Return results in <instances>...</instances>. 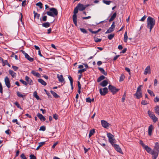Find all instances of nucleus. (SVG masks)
Here are the masks:
<instances>
[{
  "mask_svg": "<svg viewBox=\"0 0 159 159\" xmlns=\"http://www.w3.org/2000/svg\"><path fill=\"white\" fill-rule=\"evenodd\" d=\"M148 114L149 116L151 118H152V117L153 116L155 115L153 112H152L149 111H148Z\"/></svg>",
  "mask_w": 159,
  "mask_h": 159,
  "instance_id": "nucleus-36",
  "label": "nucleus"
},
{
  "mask_svg": "<svg viewBox=\"0 0 159 159\" xmlns=\"http://www.w3.org/2000/svg\"><path fill=\"white\" fill-rule=\"evenodd\" d=\"M128 39V37L127 36V32H125L124 36V42L126 43L127 42V40Z\"/></svg>",
  "mask_w": 159,
  "mask_h": 159,
  "instance_id": "nucleus-27",
  "label": "nucleus"
},
{
  "mask_svg": "<svg viewBox=\"0 0 159 159\" xmlns=\"http://www.w3.org/2000/svg\"><path fill=\"white\" fill-rule=\"evenodd\" d=\"M86 101L87 102H92V100L90 98H88L86 99Z\"/></svg>",
  "mask_w": 159,
  "mask_h": 159,
  "instance_id": "nucleus-55",
  "label": "nucleus"
},
{
  "mask_svg": "<svg viewBox=\"0 0 159 159\" xmlns=\"http://www.w3.org/2000/svg\"><path fill=\"white\" fill-rule=\"evenodd\" d=\"M34 14V18H37L38 20L39 19L40 17V14L36 12L35 11H34L33 12Z\"/></svg>",
  "mask_w": 159,
  "mask_h": 159,
  "instance_id": "nucleus-28",
  "label": "nucleus"
},
{
  "mask_svg": "<svg viewBox=\"0 0 159 159\" xmlns=\"http://www.w3.org/2000/svg\"><path fill=\"white\" fill-rule=\"evenodd\" d=\"M111 145L114 147L116 151L121 154H123L122 150L118 145L115 144L114 143Z\"/></svg>",
  "mask_w": 159,
  "mask_h": 159,
  "instance_id": "nucleus-7",
  "label": "nucleus"
},
{
  "mask_svg": "<svg viewBox=\"0 0 159 159\" xmlns=\"http://www.w3.org/2000/svg\"><path fill=\"white\" fill-rule=\"evenodd\" d=\"M108 81L106 80H104L100 83V85L102 87H105L108 84Z\"/></svg>",
  "mask_w": 159,
  "mask_h": 159,
  "instance_id": "nucleus-18",
  "label": "nucleus"
},
{
  "mask_svg": "<svg viewBox=\"0 0 159 159\" xmlns=\"http://www.w3.org/2000/svg\"><path fill=\"white\" fill-rule=\"evenodd\" d=\"M155 112L159 115V106H157L155 107Z\"/></svg>",
  "mask_w": 159,
  "mask_h": 159,
  "instance_id": "nucleus-29",
  "label": "nucleus"
},
{
  "mask_svg": "<svg viewBox=\"0 0 159 159\" xmlns=\"http://www.w3.org/2000/svg\"><path fill=\"white\" fill-rule=\"evenodd\" d=\"M110 28H111L113 30H114L115 28V22H113L112 23V25L111 26V27Z\"/></svg>",
  "mask_w": 159,
  "mask_h": 159,
  "instance_id": "nucleus-61",
  "label": "nucleus"
},
{
  "mask_svg": "<svg viewBox=\"0 0 159 159\" xmlns=\"http://www.w3.org/2000/svg\"><path fill=\"white\" fill-rule=\"evenodd\" d=\"M37 116L39 118L41 121H44L46 120L45 118L43 116V115L39 113H38L37 114Z\"/></svg>",
  "mask_w": 159,
  "mask_h": 159,
  "instance_id": "nucleus-16",
  "label": "nucleus"
},
{
  "mask_svg": "<svg viewBox=\"0 0 159 159\" xmlns=\"http://www.w3.org/2000/svg\"><path fill=\"white\" fill-rule=\"evenodd\" d=\"M125 77L123 75H122L120 77L119 81L120 82L123 81L125 78Z\"/></svg>",
  "mask_w": 159,
  "mask_h": 159,
  "instance_id": "nucleus-42",
  "label": "nucleus"
},
{
  "mask_svg": "<svg viewBox=\"0 0 159 159\" xmlns=\"http://www.w3.org/2000/svg\"><path fill=\"white\" fill-rule=\"evenodd\" d=\"M116 12H115L113 15L111 16V18L109 20V22H111L112 21L116 18Z\"/></svg>",
  "mask_w": 159,
  "mask_h": 159,
  "instance_id": "nucleus-24",
  "label": "nucleus"
},
{
  "mask_svg": "<svg viewBox=\"0 0 159 159\" xmlns=\"http://www.w3.org/2000/svg\"><path fill=\"white\" fill-rule=\"evenodd\" d=\"M2 89V84L0 82V92L1 93H3Z\"/></svg>",
  "mask_w": 159,
  "mask_h": 159,
  "instance_id": "nucleus-60",
  "label": "nucleus"
},
{
  "mask_svg": "<svg viewBox=\"0 0 159 159\" xmlns=\"http://www.w3.org/2000/svg\"><path fill=\"white\" fill-rule=\"evenodd\" d=\"M78 10L79 9L77 7L75 8L74 11V14L72 16L73 22L76 26L77 25L76 14L78 12Z\"/></svg>",
  "mask_w": 159,
  "mask_h": 159,
  "instance_id": "nucleus-3",
  "label": "nucleus"
},
{
  "mask_svg": "<svg viewBox=\"0 0 159 159\" xmlns=\"http://www.w3.org/2000/svg\"><path fill=\"white\" fill-rule=\"evenodd\" d=\"M155 23V20L154 18L150 16L148 17L147 21V27L149 29L150 32L154 27Z\"/></svg>",
  "mask_w": 159,
  "mask_h": 159,
  "instance_id": "nucleus-1",
  "label": "nucleus"
},
{
  "mask_svg": "<svg viewBox=\"0 0 159 159\" xmlns=\"http://www.w3.org/2000/svg\"><path fill=\"white\" fill-rule=\"evenodd\" d=\"M135 95L136 96L137 98L139 99L142 97V93L141 92H136Z\"/></svg>",
  "mask_w": 159,
  "mask_h": 159,
  "instance_id": "nucleus-25",
  "label": "nucleus"
},
{
  "mask_svg": "<svg viewBox=\"0 0 159 159\" xmlns=\"http://www.w3.org/2000/svg\"><path fill=\"white\" fill-rule=\"evenodd\" d=\"M46 130V127L44 126H42L40 127L39 130L44 131Z\"/></svg>",
  "mask_w": 159,
  "mask_h": 159,
  "instance_id": "nucleus-47",
  "label": "nucleus"
},
{
  "mask_svg": "<svg viewBox=\"0 0 159 159\" xmlns=\"http://www.w3.org/2000/svg\"><path fill=\"white\" fill-rule=\"evenodd\" d=\"M101 123L102 126L105 128H107L110 125L108 123L104 120H101Z\"/></svg>",
  "mask_w": 159,
  "mask_h": 159,
  "instance_id": "nucleus-11",
  "label": "nucleus"
},
{
  "mask_svg": "<svg viewBox=\"0 0 159 159\" xmlns=\"http://www.w3.org/2000/svg\"><path fill=\"white\" fill-rule=\"evenodd\" d=\"M151 73V69L149 66H147L145 68L144 74L145 75H146L147 74H150Z\"/></svg>",
  "mask_w": 159,
  "mask_h": 159,
  "instance_id": "nucleus-14",
  "label": "nucleus"
},
{
  "mask_svg": "<svg viewBox=\"0 0 159 159\" xmlns=\"http://www.w3.org/2000/svg\"><path fill=\"white\" fill-rule=\"evenodd\" d=\"M12 122L13 123L16 122V124L18 125H19V123L18 122V120L16 119H14L12 120Z\"/></svg>",
  "mask_w": 159,
  "mask_h": 159,
  "instance_id": "nucleus-64",
  "label": "nucleus"
},
{
  "mask_svg": "<svg viewBox=\"0 0 159 159\" xmlns=\"http://www.w3.org/2000/svg\"><path fill=\"white\" fill-rule=\"evenodd\" d=\"M22 53L24 55L25 57L29 61H30V62L33 61L34 59L33 58L31 57H30V56L27 53H26L25 51H24L22 50Z\"/></svg>",
  "mask_w": 159,
  "mask_h": 159,
  "instance_id": "nucleus-10",
  "label": "nucleus"
},
{
  "mask_svg": "<svg viewBox=\"0 0 159 159\" xmlns=\"http://www.w3.org/2000/svg\"><path fill=\"white\" fill-rule=\"evenodd\" d=\"M103 2L107 4V5H109L110 4V3L111 2V1H106L105 0H103Z\"/></svg>",
  "mask_w": 159,
  "mask_h": 159,
  "instance_id": "nucleus-41",
  "label": "nucleus"
},
{
  "mask_svg": "<svg viewBox=\"0 0 159 159\" xmlns=\"http://www.w3.org/2000/svg\"><path fill=\"white\" fill-rule=\"evenodd\" d=\"M147 17V16L146 15H145L143 17H142L141 18L140 20L141 21H144V20H145L146 18Z\"/></svg>",
  "mask_w": 159,
  "mask_h": 159,
  "instance_id": "nucleus-56",
  "label": "nucleus"
},
{
  "mask_svg": "<svg viewBox=\"0 0 159 159\" xmlns=\"http://www.w3.org/2000/svg\"><path fill=\"white\" fill-rule=\"evenodd\" d=\"M9 74L13 78L16 77V74L12 70H9Z\"/></svg>",
  "mask_w": 159,
  "mask_h": 159,
  "instance_id": "nucleus-19",
  "label": "nucleus"
},
{
  "mask_svg": "<svg viewBox=\"0 0 159 159\" xmlns=\"http://www.w3.org/2000/svg\"><path fill=\"white\" fill-rule=\"evenodd\" d=\"M152 154L153 155L152 159H156V158H157V157H158V154H157H157L154 153V154Z\"/></svg>",
  "mask_w": 159,
  "mask_h": 159,
  "instance_id": "nucleus-58",
  "label": "nucleus"
},
{
  "mask_svg": "<svg viewBox=\"0 0 159 159\" xmlns=\"http://www.w3.org/2000/svg\"><path fill=\"white\" fill-rule=\"evenodd\" d=\"M4 82L5 85L7 87L9 88L11 87V84L10 82V79L7 76H6L4 78Z\"/></svg>",
  "mask_w": 159,
  "mask_h": 159,
  "instance_id": "nucleus-9",
  "label": "nucleus"
},
{
  "mask_svg": "<svg viewBox=\"0 0 159 159\" xmlns=\"http://www.w3.org/2000/svg\"><path fill=\"white\" fill-rule=\"evenodd\" d=\"M151 118L152 119L154 122H156L157 121V118L155 116V115L154 116Z\"/></svg>",
  "mask_w": 159,
  "mask_h": 159,
  "instance_id": "nucleus-52",
  "label": "nucleus"
},
{
  "mask_svg": "<svg viewBox=\"0 0 159 159\" xmlns=\"http://www.w3.org/2000/svg\"><path fill=\"white\" fill-rule=\"evenodd\" d=\"M68 78L70 81V84H73V80L72 78L71 77L70 75H68Z\"/></svg>",
  "mask_w": 159,
  "mask_h": 159,
  "instance_id": "nucleus-46",
  "label": "nucleus"
},
{
  "mask_svg": "<svg viewBox=\"0 0 159 159\" xmlns=\"http://www.w3.org/2000/svg\"><path fill=\"white\" fill-rule=\"evenodd\" d=\"M148 93L150 94L151 96H154L155 94L152 91L149 89L148 90Z\"/></svg>",
  "mask_w": 159,
  "mask_h": 159,
  "instance_id": "nucleus-35",
  "label": "nucleus"
},
{
  "mask_svg": "<svg viewBox=\"0 0 159 159\" xmlns=\"http://www.w3.org/2000/svg\"><path fill=\"white\" fill-rule=\"evenodd\" d=\"M14 104L18 108H19L21 109H22L21 107L19 104L18 103V102H15Z\"/></svg>",
  "mask_w": 159,
  "mask_h": 159,
  "instance_id": "nucleus-51",
  "label": "nucleus"
},
{
  "mask_svg": "<svg viewBox=\"0 0 159 159\" xmlns=\"http://www.w3.org/2000/svg\"><path fill=\"white\" fill-rule=\"evenodd\" d=\"M36 5L39 7L40 9H42L43 8L42 3L41 2H39L36 4Z\"/></svg>",
  "mask_w": 159,
  "mask_h": 159,
  "instance_id": "nucleus-39",
  "label": "nucleus"
},
{
  "mask_svg": "<svg viewBox=\"0 0 159 159\" xmlns=\"http://www.w3.org/2000/svg\"><path fill=\"white\" fill-rule=\"evenodd\" d=\"M76 7L79 11H83L85 9L84 5L80 3H78Z\"/></svg>",
  "mask_w": 159,
  "mask_h": 159,
  "instance_id": "nucleus-12",
  "label": "nucleus"
},
{
  "mask_svg": "<svg viewBox=\"0 0 159 159\" xmlns=\"http://www.w3.org/2000/svg\"><path fill=\"white\" fill-rule=\"evenodd\" d=\"M94 39L95 41L96 42H100L102 40V39H98L96 38H95Z\"/></svg>",
  "mask_w": 159,
  "mask_h": 159,
  "instance_id": "nucleus-53",
  "label": "nucleus"
},
{
  "mask_svg": "<svg viewBox=\"0 0 159 159\" xmlns=\"http://www.w3.org/2000/svg\"><path fill=\"white\" fill-rule=\"evenodd\" d=\"M114 36V34H111L108 36V38L109 40H111Z\"/></svg>",
  "mask_w": 159,
  "mask_h": 159,
  "instance_id": "nucleus-37",
  "label": "nucleus"
},
{
  "mask_svg": "<svg viewBox=\"0 0 159 159\" xmlns=\"http://www.w3.org/2000/svg\"><path fill=\"white\" fill-rule=\"evenodd\" d=\"M38 81L42 85L45 86L47 85V83L43 80L41 79H38Z\"/></svg>",
  "mask_w": 159,
  "mask_h": 159,
  "instance_id": "nucleus-22",
  "label": "nucleus"
},
{
  "mask_svg": "<svg viewBox=\"0 0 159 159\" xmlns=\"http://www.w3.org/2000/svg\"><path fill=\"white\" fill-rule=\"evenodd\" d=\"M159 153V143L157 142L155 144L154 149L151 152V154L154 153L158 154Z\"/></svg>",
  "mask_w": 159,
  "mask_h": 159,
  "instance_id": "nucleus-4",
  "label": "nucleus"
},
{
  "mask_svg": "<svg viewBox=\"0 0 159 159\" xmlns=\"http://www.w3.org/2000/svg\"><path fill=\"white\" fill-rule=\"evenodd\" d=\"M108 89L113 94L116 93L119 90L118 89H116L115 87L111 85L109 86Z\"/></svg>",
  "mask_w": 159,
  "mask_h": 159,
  "instance_id": "nucleus-5",
  "label": "nucleus"
},
{
  "mask_svg": "<svg viewBox=\"0 0 159 159\" xmlns=\"http://www.w3.org/2000/svg\"><path fill=\"white\" fill-rule=\"evenodd\" d=\"M105 78V77L102 75L100 76L97 79V82H100L101 80H104Z\"/></svg>",
  "mask_w": 159,
  "mask_h": 159,
  "instance_id": "nucleus-30",
  "label": "nucleus"
},
{
  "mask_svg": "<svg viewBox=\"0 0 159 159\" xmlns=\"http://www.w3.org/2000/svg\"><path fill=\"white\" fill-rule=\"evenodd\" d=\"M99 92L101 95H105L108 92V89L107 87L104 88L103 89H100Z\"/></svg>",
  "mask_w": 159,
  "mask_h": 159,
  "instance_id": "nucleus-8",
  "label": "nucleus"
},
{
  "mask_svg": "<svg viewBox=\"0 0 159 159\" xmlns=\"http://www.w3.org/2000/svg\"><path fill=\"white\" fill-rule=\"evenodd\" d=\"M20 82L22 83L23 84L25 85V86H26L27 85V83L26 81H24V80H23L22 79L20 80Z\"/></svg>",
  "mask_w": 159,
  "mask_h": 159,
  "instance_id": "nucleus-43",
  "label": "nucleus"
},
{
  "mask_svg": "<svg viewBox=\"0 0 159 159\" xmlns=\"http://www.w3.org/2000/svg\"><path fill=\"white\" fill-rule=\"evenodd\" d=\"M47 14L48 16L54 17L58 15V11L56 9L52 7L50 9L49 11L47 12Z\"/></svg>",
  "mask_w": 159,
  "mask_h": 159,
  "instance_id": "nucleus-2",
  "label": "nucleus"
},
{
  "mask_svg": "<svg viewBox=\"0 0 159 159\" xmlns=\"http://www.w3.org/2000/svg\"><path fill=\"white\" fill-rule=\"evenodd\" d=\"M30 159H36V157L33 154H31L30 156Z\"/></svg>",
  "mask_w": 159,
  "mask_h": 159,
  "instance_id": "nucleus-45",
  "label": "nucleus"
},
{
  "mask_svg": "<svg viewBox=\"0 0 159 159\" xmlns=\"http://www.w3.org/2000/svg\"><path fill=\"white\" fill-rule=\"evenodd\" d=\"M107 136L109 138V142L111 144H113L114 143L115 140L114 138H113V135L110 133L107 134Z\"/></svg>",
  "mask_w": 159,
  "mask_h": 159,
  "instance_id": "nucleus-6",
  "label": "nucleus"
},
{
  "mask_svg": "<svg viewBox=\"0 0 159 159\" xmlns=\"http://www.w3.org/2000/svg\"><path fill=\"white\" fill-rule=\"evenodd\" d=\"M44 91L49 98H52L51 96V95L50 93L46 89H44Z\"/></svg>",
  "mask_w": 159,
  "mask_h": 159,
  "instance_id": "nucleus-44",
  "label": "nucleus"
},
{
  "mask_svg": "<svg viewBox=\"0 0 159 159\" xmlns=\"http://www.w3.org/2000/svg\"><path fill=\"white\" fill-rule=\"evenodd\" d=\"M153 128V126L152 125H150L148 128V134L149 135H151L152 134V130Z\"/></svg>",
  "mask_w": 159,
  "mask_h": 159,
  "instance_id": "nucleus-17",
  "label": "nucleus"
},
{
  "mask_svg": "<svg viewBox=\"0 0 159 159\" xmlns=\"http://www.w3.org/2000/svg\"><path fill=\"white\" fill-rule=\"evenodd\" d=\"M45 143V142H43L40 143H39L38 144L41 147L43 145H44Z\"/></svg>",
  "mask_w": 159,
  "mask_h": 159,
  "instance_id": "nucleus-62",
  "label": "nucleus"
},
{
  "mask_svg": "<svg viewBox=\"0 0 159 159\" xmlns=\"http://www.w3.org/2000/svg\"><path fill=\"white\" fill-rule=\"evenodd\" d=\"M20 157L22 159H27V158L25 157V154L24 153L22 154L20 156Z\"/></svg>",
  "mask_w": 159,
  "mask_h": 159,
  "instance_id": "nucleus-54",
  "label": "nucleus"
},
{
  "mask_svg": "<svg viewBox=\"0 0 159 159\" xmlns=\"http://www.w3.org/2000/svg\"><path fill=\"white\" fill-rule=\"evenodd\" d=\"M89 30L92 34H96V33H98V32H99V31H100L101 30V29H98V30H97V31H92V30L91 29H89Z\"/></svg>",
  "mask_w": 159,
  "mask_h": 159,
  "instance_id": "nucleus-31",
  "label": "nucleus"
},
{
  "mask_svg": "<svg viewBox=\"0 0 159 159\" xmlns=\"http://www.w3.org/2000/svg\"><path fill=\"white\" fill-rule=\"evenodd\" d=\"M57 77L59 81L61 82H64V79L63 77V75H59L57 74Z\"/></svg>",
  "mask_w": 159,
  "mask_h": 159,
  "instance_id": "nucleus-15",
  "label": "nucleus"
},
{
  "mask_svg": "<svg viewBox=\"0 0 159 159\" xmlns=\"http://www.w3.org/2000/svg\"><path fill=\"white\" fill-rule=\"evenodd\" d=\"M2 62L3 64V66H4L5 65H7V64H8V63L7 60H3V61H2Z\"/></svg>",
  "mask_w": 159,
  "mask_h": 159,
  "instance_id": "nucleus-48",
  "label": "nucleus"
},
{
  "mask_svg": "<svg viewBox=\"0 0 159 159\" xmlns=\"http://www.w3.org/2000/svg\"><path fill=\"white\" fill-rule=\"evenodd\" d=\"M50 92L53 96L56 98H60L59 96L56 93L54 92L52 90H51Z\"/></svg>",
  "mask_w": 159,
  "mask_h": 159,
  "instance_id": "nucleus-23",
  "label": "nucleus"
},
{
  "mask_svg": "<svg viewBox=\"0 0 159 159\" xmlns=\"http://www.w3.org/2000/svg\"><path fill=\"white\" fill-rule=\"evenodd\" d=\"M142 86V85H140L137 88V91L136 92H141V87Z\"/></svg>",
  "mask_w": 159,
  "mask_h": 159,
  "instance_id": "nucleus-49",
  "label": "nucleus"
},
{
  "mask_svg": "<svg viewBox=\"0 0 159 159\" xmlns=\"http://www.w3.org/2000/svg\"><path fill=\"white\" fill-rule=\"evenodd\" d=\"M25 80L27 82V84L30 85H32L33 84L32 80L27 76H26L25 77Z\"/></svg>",
  "mask_w": 159,
  "mask_h": 159,
  "instance_id": "nucleus-13",
  "label": "nucleus"
},
{
  "mask_svg": "<svg viewBox=\"0 0 159 159\" xmlns=\"http://www.w3.org/2000/svg\"><path fill=\"white\" fill-rule=\"evenodd\" d=\"M17 95L20 98H23V96H25V95H23L21 94L20 92L18 91L17 92Z\"/></svg>",
  "mask_w": 159,
  "mask_h": 159,
  "instance_id": "nucleus-40",
  "label": "nucleus"
},
{
  "mask_svg": "<svg viewBox=\"0 0 159 159\" xmlns=\"http://www.w3.org/2000/svg\"><path fill=\"white\" fill-rule=\"evenodd\" d=\"M34 96L36 98L37 100H39V96L37 95V93L36 91L34 92L33 93Z\"/></svg>",
  "mask_w": 159,
  "mask_h": 159,
  "instance_id": "nucleus-34",
  "label": "nucleus"
},
{
  "mask_svg": "<svg viewBox=\"0 0 159 159\" xmlns=\"http://www.w3.org/2000/svg\"><path fill=\"white\" fill-rule=\"evenodd\" d=\"M114 30H113L111 28H109L107 30V31L106 32V34L110 33L113 31Z\"/></svg>",
  "mask_w": 159,
  "mask_h": 159,
  "instance_id": "nucleus-38",
  "label": "nucleus"
},
{
  "mask_svg": "<svg viewBox=\"0 0 159 159\" xmlns=\"http://www.w3.org/2000/svg\"><path fill=\"white\" fill-rule=\"evenodd\" d=\"M141 104L143 105H145L147 104V102L145 100H142L141 102Z\"/></svg>",
  "mask_w": 159,
  "mask_h": 159,
  "instance_id": "nucleus-59",
  "label": "nucleus"
},
{
  "mask_svg": "<svg viewBox=\"0 0 159 159\" xmlns=\"http://www.w3.org/2000/svg\"><path fill=\"white\" fill-rule=\"evenodd\" d=\"M31 73L38 77H40V75L39 73L36 72L34 70L31 71Z\"/></svg>",
  "mask_w": 159,
  "mask_h": 159,
  "instance_id": "nucleus-21",
  "label": "nucleus"
},
{
  "mask_svg": "<svg viewBox=\"0 0 159 159\" xmlns=\"http://www.w3.org/2000/svg\"><path fill=\"white\" fill-rule=\"evenodd\" d=\"M95 133V131L94 129H93L91 130L89 132V137H91Z\"/></svg>",
  "mask_w": 159,
  "mask_h": 159,
  "instance_id": "nucleus-33",
  "label": "nucleus"
},
{
  "mask_svg": "<svg viewBox=\"0 0 159 159\" xmlns=\"http://www.w3.org/2000/svg\"><path fill=\"white\" fill-rule=\"evenodd\" d=\"M12 67L15 71H16L18 69V67L15 66H12Z\"/></svg>",
  "mask_w": 159,
  "mask_h": 159,
  "instance_id": "nucleus-63",
  "label": "nucleus"
},
{
  "mask_svg": "<svg viewBox=\"0 0 159 159\" xmlns=\"http://www.w3.org/2000/svg\"><path fill=\"white\" fill-rule=\"evenodd\" d=\"M80 30L81 31L84 33L86 34L87 33V31L84 28H80Z\"/></svg>",
  "mask_w": 159,
  "mask_h": 159,
  "instance_id": "nucleus-50",
  "label": "nucleus"
},
{
  "mask_svg": "<svg viewBox=\"0 0 159 159\" xmlns=\"http://www.w3.org/2000/svg\"><path fill=\"white\" fill-rule=\"evenodd\" d=\"M143 148L148 152L150 153L151 151V148L150 147L148 146L145 145Z\"/></svg>",
  "mask_w": 159,
  "mask_h": 159,
  "instance_id": "nucleus-26",
  "label": "nucleus"
},
{
  "mask_svg": "<svg viewBox=\"0 0 159 159\" xmlns=\"http://www.w3.org/2000/svg\"><path fill=\"white\" fill-rule=\"evenodd\" d=\"M26 1L24 0L23 1L22 3V7H25V6L26 5Z\"/></svg>",
  "mask_w": 159,
  "mask_h": 159,
  "instance_id": "nucleus-57",
  "label": "nucleus"
},
{
  "mask_svg": "<svg viewBox=\"0 0 159 159\" xmlns=\"http://www.w3.org/2000/svg\"><path fill=\"white\" fill-rule=\"evenodd\" d=\"M50 25L49 23L48 22L43 23L42 25L43 26L46 27V28L48 27H49L50 26Z\"/></svg>",
  "mask_w": 159,
  "mask_h": 159,
  "instance_id": "nucleus-32",
  "label": "nucleus"
},
{
  "mask_svg": "<svg viewBox=\"0 0 159 159\" xmlns=\"http://www.w3.org/2000/svg\"><path fill=\"white\" fill-rule=\"evenodd\" d=\"M98 70L101 71V72L105 75H107V72H106L103 68L100 67H98Z\"/></svg>",
  "mask_w": 159,
  "mask_h": 159,
  "instance_id": "nucleus-20",
  "label": "nucleus"
}]
</instances>
